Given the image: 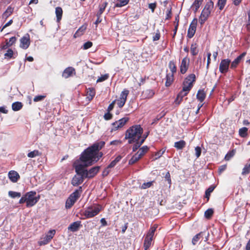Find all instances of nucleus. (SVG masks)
Segmentation results:
<instances>
[{
    "mask_svg": "<svg viewBox=\"0 0 250 250\" xmlns=\"http://www.w3.org/2000/svg\"><path fill=\"white\" fill-rule=\"evenodd\" d=\"M174 75L170 73H167L166 75V81L165 83V86L166 87L170 86L174 81Z\"/></svg>",
    "mask_w": 250,
    "mask_h": 250,
    "instance_id": "bb28decb",
    "label": "nucleus"
},
{
    "mask_svg": "<svg viewBox=\"0 0 250 250\" xmlns=\"http://www.w3.org/2000/svg\"><path fill=\"white\" fill-rule=\"evenodd\" d=\"M102 210V207L99 204L89 206L83 212V215L85 216V218L81 219H84L94 217L98 215Z\"/></svg>",
    "mask_w": 250,
    "mask_h": 250,
    "instance_id": "39448f33",
    "label": "nucleus"
},
{
    "mask_svg": "<svg viewBox=\"0 0 250 250\" xmlns=\"http://www.w3.org/2000/svg\"><path fill=\"white\" fill-rule=\"evenodd\" d=\"M41 154L42 153L40 152L38 150H34L29 152L27 154V156L29 158H34L38 156H40Z\"/></svg>",
    "mask_w": 250,
    "mask_h": 250,
    "instance_id": "09e8293b",
    "label": "nucleus"
},
{
    "mask_svg": "<svg viewBox=\"0 0 250 250\" xmlns=\"http://www.w3.org/2000/svg\"><path fill=\"white\" fill-rule=\"evenodd\" d=\"M107 2L105 1L103 4L99 5V10L96 14V16H101L107 6Z\"/></svg>",
    "mask_w": 250,
    "mask_h": 250,
    "instance_id": "c9c22d12",
    "label": "nucleus"
},
{
    "mask_svg": "<svg viewBox=\"0 0 250 250\" xmlns=\"http://www.w3.org/2000/svg\"><path fill=\"white\" fill-rule=\"evenodd\" d=\"M186 143L184 140H181L174 143V146L178 149H182L185 147Z\"/></svg>",
    "mask_w": 250,
    "mask_h": 250,
    "instance_id": "58836bf2",
    "label": "nucleus"
},
{
    "mask_svg": "<svg viewBox=\"0 0 250 250\" xmlns=\"http://www.w3.org/2000/svg\"><path fill=\"white\" fill-rule=\"evenodd\" d=\"M8 177L10 180L14 183L17 182L20 178L18 173L14 170H11L9 172Z\"/></svg>",
    "mask_w": 250,
    "mask_h": 250,
    "instance_id": "b1692460",
    "label": "nucleus"
},
{
    "mask_svg": "<svg viewBox=\"0 0 250 250\" xmlns=\"http://www.w3.org/2000/svg\"><path fill=\"white\" fill-rule=\"evenodd\" d=\"M82 227V222L80 221H77L71 223L68 227V229L72 232L77 231L79 229Z\"/></svg>",
    "mask_w": 250,
    "mask_h": 250,
    "instance_id": "6ab92c4d",
    "label": "nucleus"
},
{
    "mask_svg": "<svg viewBox=\"0 0 250 250\" xmlns=\"http://www.w3.org/2000/svg\"><path fill=\"white\" fill-rule=\"evenodd\" d=\"M227 165H224L220 166L218 170L219 174H221L224 171H225L227 168Z\"/></svg>",
    "mask_w": 250,
    "mask_h": 250,
    "instance_id": "338daca9",
    "label": "nucleus"
},
{
    "mask_svg": "<svg viewBox=\"0 0 250 250\" xmlns=\"http://www.w3.org/2000/svg\"><path fill=\"white\" fill-rule=\"evenodd\" d=\"M75 204L73 200L70 198H68L65 202L66 208H70Z\"/></svg>",
    "mask_w": 250,
    "mask_h": 250,
    "instance_id": "864d4df0",
    "label": "nucleus"
},
{
    "mask_svg": "<svg viewBox=\"0 0 250 250\" xmlns=\"http://www.w3.org/2000/svg\"><path fill=\"white\" fill-rule=\"evenodd\" d=\"M55 232L56 231L54 229L49 230L44 237L41 238L40 240L38 242L39 245L41 246L48 244L53 238Z\"/></svg>",
    "mask_w": 250,
    "mask_h": 250,
    "instance_id": "9d476101",
    "label": "nucleus"
},
{
    "mask_svg": "<svg viewBox=\"0 0 250 250\" xmlns=\"http://www.w3.org/2000/svg\"><path fill=\"white\" fill-rule=\"evenodd\" d=\"M100 169V166H96L90 168L88 171L87 170L86 178H93L99 171Z\"/></svg>",
    "mask_w": 250,
    "mask_h": 250,
    "instance_id": "aec40b11",
    "label": "nucleus"
},
{
    "mask_svg": "<svg viewBox=\"0 0 250 250\" xmlns=\"http://www.w3.org/2000/svg\"><path fill=\"white\" fill-rule=\"evenodd\" d=\"M129 92V90L125 89L121 92L119 99L117 100V104L120 108L123 107L125 105Z\"/></svg>",
    "mask_w": 250,
    "mask_h": 250,
    "instance_id": "f8f14e48",
    "label": "nucleus"
},
{
    "mask_svg": "<svg viewBox=\"0 0 250 250\" xmlns=\"http://www.w3.org/2000/svg\"><path fill=\"white\" fill-rule=\"evenodd\" d=\"M46 97V95H38L36 96L33 99L34 102H38L42 101Z\"/></svg>",
    "mask_w": 250,
    "mask_h": 250,
    "instance_id": "052dcab7",
    "label": "nucleus"
},
{
    "mask_svg": "<svg viewBox=\"0 0 250 250\" xmlns=\"http://www.w3.org/2000/svg\"><path fill=\"white\" fill-rule=\"evenodd\" d=\"M23 106V104L20 102H16L12 104V109L15 111L21 110Z\"/></svg>",
    "mask_w": 250,
    "mask_h": 250,
    "instance_id": "f704fd0d",
    "label": "nucleus"
},
{
    "mask_svg": "<svg viewBox=\"0 0 250 250\" xmlns=\"http://www.w3.org/2000/svg\"><path fill=\"white\" fill-rule=\"evenodd\" d=\"M118 2L115 4V7H122L127 4L129 0H117Z\"/></svg>",
    "mask_w": 250,
    "mask_h": 250,
    "instance_id": "37998d69",
    "label": "nucleus"
},
{
    "mask_svg": "<svg viewBox=\"0 0 250 250\" xmlns=\"http://www.w3.org/2000/svg\"><path fill=\"white\" fill-rule=\"evenodd\" d=\"M104 145L105 142L104 141L94 143L82 153L79 161L85 164L86 166L92 165L99 159L98 156V152Z\"/></svg>",
    "mask_w": 250,
    "mask_h": 250,
    "instance_id": "f257e3e1",
    "label": "nucleus"
},
{
    "mask_svg": "<svg viewBox=\"0 0 250 250\" xmlns=\"http://www.w3.org/2000/svg\"><path fill=\"white\" fill-rule=\"evenodd\" d=\"M247 53L246 52H244L242 53L241 55L238 56L230 64V68L235 69L236 68L239 63L240 62L241 60L245 56Z\"/></svg>",
    "mask_w": 250,
    "mask_h": 250,
    "instance_id": "4be33fe9",
    "label": "nucleus"
},
{
    "mask_svg": "<svg viewBox=\"0 0 250 250\" xmlns=\"http://www.w3.org/2000/svg\"><path fill=\"white\" fill-rule=\"evenodd\" d=\"M76 74V72L75 69L72 66H69L63 70L62 73V77L65 79H67L75 75Z\"/></svg>",
    "mask_w": 250,
    "mask_h": 250,
    "instance_id": "f3484780",
    "label": "nucleus"
},
{
    "mask_svg": "<svg viewBox=\"0 0 250 250\" xmlns=\"http://www.w3.org/2000/svg\"><path fill=\"white\" fill-rule=\"evenodd\" d=\"M87 28L86 25L83 24L81 26L74 34V37L76 38L83 35Z\"/></svg>",
    "mask_w": 250,
    "mask_h": 250,
    "instance_id": "c756f323",
    "label": "nucleus"
},
{
    "mask_svg": "<svg viewBox=\"0 0 250 250\" xmlns=\"http://www.w3.org/2000/svg\"><path fill=\"white\" fill-rule=\"evenodd\" d=\"M87 98L88 101L92 100L95 95V90L93 88H89L87 91Z\"/></svg>",
    "mask_w": 250,
    "mask_h": 250,
    "instance_id": "473e14b6",
    "label": "nucleus"
},
{
    "mask_svg": "<svg viewBox=\"0 0 250 250\" xmlns=\"http://www.w3.org/2000/svg\"><path fill=\"white\" fill-rule=\"evenodd\" d=\"M204 0H195L194 2L193 3L191 8H192V10H193L194 12L196 13L199 8H200V6L202 5L203 1Z\"/></svg>",
    "mask_w": 250,
    "mask_h": 250,
    "instance_id": "cd10ccee",
    "label": "nucleus"
},
{
    "mask_svg": "<svg viewBox=\"0 0 250 250\" xmlns=\"http://www.w3.org/2000/svg\"><path fill=\"white\" fill-rule=\"evenodd\" d=\"M155 95V91L153 89H146L143 91L141 97L144 99H149L152 98Z\"/></svg>",
    "mask_w": 250,
    "mask_h": 250,
    "instance_id": "412c9836",
    "label": "nucleus"
},
{
    "mask_svg": "<svg viewBox=\"0 0 250 250\" xmlns=\"http://www.w3.org/2000/svg\"><path fill=\"white\" fill-rule=\"evenodd\" d=\"M195 155L197 158L199 157L201 154V149L199 146H196L195 148Z\"/></svg>",
    "mask_w": 250,
    "mask_h": 250,
    "instance_id": "774afa93",
    "label": "nucleus"
},
{
    "mask_svg": "<svg viewBox=\"0 0 250 250\" xmlns=\"http://www.w3.org/2000/svg\"><path fill=\"white\" fill-rule=\"evenodd\" d=\"M109 76L108 74H105L103 75H102L101 77H99V78L97 80V83H100L104 82L107 79H108Z\"/></svg>",
    "mask_w": 250,
    "mask_h": 250,
    "instance_id": "6e6d98bb",
    "label": "nucleus"
},
{
    "mask_svg": "<svg viewBox=\"0 0 250 250\" xmlns=\"http://www.w3.org/2000/svg\"><path fill=\"white\" fill-rule=\"evenodd\" d=\"M36 192L35 191H30L26 192L20 199L19 203L22 204L26 203L27 208L33 207L39 201L40 196L39 195L36 196Z\"/></svg>",
    "mask_w": 250,
    "mask_h": 250,
    "instance_id": "7ed1b4c3",
    "label": "nucleus"
},
{
    "mask_svg": "<svg viewBox=\"0 0 250 250\" xmlns=\"http://www.w3.org/2000/svg\"><path fill=\"white\" fill-rule=\"evenodd\" d=\"M236 151L235 149H232L231 150L229 151L225 155L224 159L226 161H229L231 158H232L235 154Z\"/></svg>",
    "mask_w": 250,
    "mask_h": 250,
    "instance_id": "a18cd8bd",
    "label": "nucleus"
},
{
    "mask_svg": "<svg viewBox=\"0 0 250 250\" xmlns=\"http://www.w3.org/2000/svg\"><path fill=\"white\" fill-rule=\"evenodd\" d=\"M227 0H218L217 5L220 10H222L226 4Z\"/></svg>",
    "mask_w": 250,
    "mask_h": 250,
    "instance_id": "3c124183",
    "label": "nucleus"
},
{
    "mask_svg": "<svg viewBox=\"0 0 250 250\" xmlns=\"http://www.w3.org/2000/svg\"><path fill=\"white\" fill-rule=\"evenodd\" d=\"M214 213L213 209L212 208H208L205 212V217L208 219H209L211 218L212 216L213 215Z\"/></svg>",
    "mask_w": 250,
    "mask_h": 250,
    "instance_id": "8fccbe9b",
    "label": "nucleus"
},
{
    "mask_svg": "<svg viewBox=\"0 0 250 250\" xmlns=\"http://www.w3.org/2000/svg\"><path fill=\"white\" fill-rule=\"evenodd\" d=\"M129 119L128 117H124L118 121H116L112 123L111 131H115L121 128H122L129 121Z\"/></svg>",
    "mask_w": 250,
    "mask_h": 250,
    "instance_id": "1a4fd4ad",
    "label": "nucleus"
},
{
    "mask_svg": "<svg viewBox=\"0 0 250 250\" xmlns=\"http://www.w3.org/2000/svg\"><path fill=\"white\" fill-rule=\"evenodd\" d=\"M189 58L186 56L181 61L180 65V71L182 74H185L188 71L189 65Z\"/></svg>",
    "mask_w": 250,
    "mask_h": 250,
    "instance_id": "ddd939ff",
    "label": "nucleus"
},
{
    "mask_svg": "<svg viewBox=\"0 0 250 250\" xmlns=\"http://www.w3.org/2000/svg\"><path fill=\"white\" fill-rule=\"evenodd\" d=\"M168 66L171 72L170 74L174 75L177 71L176 62L174 61H170L168 63Z\"/></svg>",
    "mask_w": 250,
    "mask_h": 250,
    "instance_id": "7c9ffc66",
    "label": "nucleus"
},
{
    "mask_svg": "<svg viewBox=\"0 0 250 250\" xmlns=\"http://www.w3.org/2000/svg\"><path fill=\"white\" fill-rule=\"evenodd\" d=\"M140 159H141V157L139 156V153H136L129 160L128 165H133L136 163Z\"/></svg>",
    "mask_w": 250,
    "mask_h": 250,
    "instance_id": "72a5a7b5",
    "label": "nucleus"
},
{
    "mask_svg": "<svg viewBox=\"0 0 250 250\" xmlns=\"http://www.w3.org/2000/svg\"><path fill=\"white\" fill-rule=\"evenodd\" d=\"M215 186L214 185L210 186L205 191V198L207 199V201L209 199L210 193L214 190Z\"/></svg>",
    "mask_w": 250,
    "mask_h": 250,
    "instance_id": "ea45409f",
    "label": "nucleus"
},
{
    "mask_svg": "<svg viewBox=\"0 0 250 250\" xmlns=\"http://www.w3.org/2000/svg\"><path fill=\"white\" fill-rule=\"evenodd\" d=\"M145 141V138L141 139V140L137 141L134 142V145L133 146L132 150L133 151H136L140 146L143 144Z\"/></svg>",
    "mask_w": 250,
    "mask_h": 250,
    "instance_id": "e433bc0d",
    "label": "nucleus"
},
{
    "mask_svg": "<svg viewBox=\"0 0 250 250\" xmlns=\"http://www.w3.org/2000/svg\"><path fill=\"white\" fill-rule=\"evenodd\" d=\"M13 11L14 7H12L11 6H9L5 11L3 13V17L6 19L7 18L13 13Z\"/></svg>",
    "mask_w": 250,
    "mask_h": 250,
    "instance_id": "4c0bfd02",
    "label": "nucleus"
},
{
    "mask_svg": "<svg viewBox=\"0 0 250 250\" xmlns=\"http://www.w3.org/2000/svg\"><path fill=\"white\" fill-rule=\"evenodd\" d=\"M230 60L229 59H224L221 61L219 65V71L222 73H226L229 70Z\"/></svg>",
    "mask_w": 250,
    "mask_h": 250,
    "instance_id": "4468645a",
    "label": "nucleus"
},
{
    "mask_svg": "<svg viewBox=\"0 0 250 250\" xmlns=\"http://www.w3.org/2000/svg\"><path fill=\"white\" fill-rule=\"evenodd\" d=\"M196 81V76L194 74H189L184 80L183 83V86L185 87V90H191L194 83Z\"/></svg>",
    "mask_w": 250,
    "mask_h": 250,
    "instance_id": "6e6552de",
    "label": "nucleus"
},
{
    "mask_svg": "<svg viewBox=\"0 0 250 250\" xmlns=\"http://www.w3.org/2000/svg\"><path fill=\"white\" fill-rule=\"evenodd\" d=\"M84 178L80 176H75L72 179L71 184L73 186H78L83 182Z\"/></svg>",
    "mask_w": 250,
    "mask_h": 250,
    "instance_id": "a878e982",
    "label": "nucleus"
},
{
    "mask_svg": "<svg viewBox=\"0 0 250 250\" xmlns=\"http://www.w3.org/2000/svg\"><path fill=\"white\" fill-rule=\"evenodd\" d=\"M87 167L85 164H80L79 160L75 161L73 164V167L77 174L84 178H86L87 170L85 168Z\"/></svg>",
    "mask_w": 250,
    "mask_h": 250,
    "instance_id": "0eeeda50",
    "label": "nucleus"
},
{
    "mask_svg": "<svg viewBox=\"0 0 250 250\" xmlns=\"http://www.w3.org/2000/svg\"><path fill=\"white\" fill-rule=\"evenodd\" d=\"M113 117V115L110 113V112L107 111L104 116L105 120L108 121L111 120Z\"/></svg>",
    "mask_w": 250,
    "mask_h": 250,
    "instance_id": "680f3d73",
    "label": "nucleus"
},
{
    "mask_svg": "<svg viewBox=\"0 0 250 250\" xmlns=\"http://www.w3.org/2000/svg\"><path fill=\"white\" fill-rule=\"evenodd\" d=\"M110 168H111L108 167V166L106 168H104L102 173V175L104 177L107 176L108 175V174L110 172Z\"/></svg>",
    "mask_w": 250,
    "mask_h": 250,
    "instance_id": "0e129e2a",
    "label": "nucleus"
},
{
    "mask_svg": "<svg viewBox=\"0 0 250 250\" xmlns=\"http://www.w3.org/2000/svg\"><path fill=\"white\" fill-rule=\"evenodd\" d=\"M122 158L123 156H122L121 155H118L114 160H113L108 165V167H114L117 165V164L121 161Z\"/></svg>",
    "mask_w": 250,
    "mask_h": 250,
    "instance_id": "79ce46f5",
    "label": "nucleus"
},
{
    "mask_svg": "<svg viewBox=\"0 0 250 250\" xmlns=\"http://www.w3.org/2000/svg\"><path fill=\"white\" fill-rule=\"evenodd\" d=\"M203 235L205 236V239L204 241L206 242L208 240V237L209 236L208 232H207L206 231H201L199 233L195 235L192 239V243L193 245H195L197 242L201 239V238H203Z\"/></svg>",
    "mask_w": 250,
    "mask_h": 250,
    "instance_id": "2eb2a0df",
    "label": "nucleus"
},
{
    "mask_svg": "<svg viewBox=\"0 0 250 250\" xmlns=\"http://www.w3.org/2000/svg\"><path fill=\"white\" fill-rule=\"evenodd\" d=\"M157 6V3L156 2L154 3H149L148 4V8L151 9L152 12H154L155 9Z\"/></svg>",
    "mask_w": 250,
    "mask_h": 250,
    "instance_id": "69168bd1",
    "label": "nucleus"
},
{
    "mask_svg": "<svg viewBox=\"0 0 250 250\" xmlns=\"http://www.w3.org/2000/svg\"><path fill=\"white\" fill-rule=\"evenodd\" d=\"M166 112L165 111H163L159 114L157 115L156 118L153 119L152 123L151 124H156L161 119H162L163 117L166 115Z\"/></svg>",
    "mask_w": 250,
    "mask_h": 250,
    "instance_id": "de8ad7c7",
    "label": "nucleus"
},
{
    "mask_svg": "<svg viewBox=\"0 0 250 250\" xmlns=\"http://www.w3.org/2000/svg\"><path fill=\"white\" fill-rule=\"evenodd\" d=\"M153 182L154 181H151L143 183L141 186V188L146 189L150 188L152 185Z\"/></svg>",
    "mask_w": 250,
    "mask_h": 250,
    "instance_id": "13d9d810",
    "label": "nucleus"
},
{
    "mask_svg": "<svg viewBox=\"0 0 250 250\" xmlns=\"http://www.w3.org/2000/svg\"><path fill=\"white\" fill-rule=\"evenodd\" d=\"M16 41L17 38L15 37H12L9 39V42H6V45L8 46H11L15 43Z\"/></svg>",
    "mask_w": 250,
    "mask_h": 250,
    "instance_id": "bf43d9fd",
    "label": "nucleus"
},
{
    "mask_svg": "<svg viewBox=\"0 0 250 250\" xmlns=\"http://www.w3.org/2000/svg\"><path fill=\"white\" fill-rule=\"evenodd\" d=\"M14 54L13 51L11 49H8L7 51V52L4 54L5 58H7L9 59H10L13 58V56Z\"/></svg>",
    "mask_w": 250,
    "mask_h": 250,
    "instance_id": "5fc2aeb1",
    "label": "nucleus"
},
{
    "mask_svg": "<svg viewBox=\"0 0 250 250\" xmlns=\"http://www.w3.org/2000/svg\"><path fill=\"white\" fill-rule=\"evenodd\" d=\"M143 129L140 125H134L130 127L125 132V139L128 140L129 144L141 140Z\"/></svg>",
    "mask_w": 250,
    "mask_h": 250,
    "instance_id": "f03ea898",
    "label": "nucleus"
},
{
    "mask_svg": "<svg viewBox=\"0 0 250 250\" xmlns=\"http://www.w3.org/2000/svg\"><path fill=\"white\" fill-rule=\"evenodd\" d=\"M250 173V163L246 164L242 169L241 174L242 175H246Z\"/></svg>",
    "mask_w": 250,
    "mask_h": 250,
    "instance_id": "49530a36",
    "label": "nucleus"
},
{
    "mask_svg": "<svg viewBox=\"0 0 250 250\" xmlns=\"http://www.w3.org/2000/svg\"><path fill=\"white\" fill-rule=\"evenodd\" d=\"M198 20L197 18H194L191 22L188 30L187 37L189 39L192 38L196 32Z\"/></svg>",
    "mask_w": 250,
    "mask_h": 250,
    "instance_id": "9b49d317",
    "label": "nucleus"
},
{
    "mask_svg": "<svg viewBox=\"0 0 250 250\" xmlns=\"http://www.w3.org/2000/svg\"><path fill=\"white\" fill-rule=\"evenodd\" d=\"M248 128L246 127H243L241 128L239 130V134L240 137L245 138L248 135Z\"/></svg>",
    "mask_w": 250,
    "mask_h": 250,
    "instance_id": "c03bdc74",
    "label": "nucleus"
},
{
    "mask_svg": "<svg viewBox=\"0 0 250 250\" xmlns=\"http://www.w3.org/2000/svg\"><path fill=\"white\" fill-rule=\"evenodd\" d=\"M8 195L12 198L16 197L19 198L21 196V193L20 192H15L13 191H9L8 192Z\"/></svg>",
    "mask_w": 250,
    "mask_h": 250,
    "instance_id": "603ef678",
    "label": "nucleus"
},
{
    "mask_svg": "<svg viewBox=\"0 0 250 250\" xmlns=\"http://www.w3.org/2000/svg\"><path fill=\"white\" fill-rule=\"evenodd\" d=\"M172 16V11H171V8L170 9H168L166 11V20H169L171 18Z\"/></svg>",
    "mask_w": 250,
    "mask_h": 250,
    "instance_id": "e2e57ef3",
    "label": "nucleus"
},
{
    "mask_svg": "<svg viewBox=\"0 0 250 250\" xmlns=\"http://www.w3.org/2000/svg\"><path fill=\"white\" fill-rule=\"evenodd\" d=\"M93 43L90 41H88L83 44V46L82 47V48L83 50H86L91 47Z\"/></svg>",
    "mask_w": 250,
    "mask_h": 250,
    "instance_id": "4d7b16f0",
    "label": "nucleus"
},
{
    "mask_svg": "<svg viewBox=\"0 0 250 250\" xmlns=\"http://www.w3.org/2000/svg\"><path fill=\"white\" fill-rule=\"evenodd\" d=\"M149 148L146 146H144L140 148L137 153H139V156L141 158L148 151Z\"/></svg>",
    "mask_w": 250,
    "mask_h": 250,
    "instance_id": "a19ab883",
    "label": "nucleus"
},
{
    "mask_svg": "<svg viewBox=\"0 0 250 250\" xmlns=\"http://www.w3.org/2000/svg\"><path fill=\"white\" fill-rule=\"evenodd\" d=\"M213 7L214 3L211 0L206 3L199 19V23L201 25H203L208 18Z\"/></svg>",
    "mask_w": 250,
    "mask_h": 250,
    "instance_id": "20e7f679",
    "label": "nucleus"
},
{
    "mask_svg": "<svg viewBox=\"0 0 250 250\" xmlns=\"http://www.w3.org/2000/svg\"><path fill=\"white\" fill-rule=\"evenodd\" d=\"M158 227L157 224L153 225L152 226H151L148 231L147 232L144 242V247L145 250L148 249L151 245L155 232Z\"/></svg>",
    "mask_w": 250,
    "mask_h": 250,
    "instance_id": "423d86ee",
    "label": "nucleus"
},
{
    "mask_svg": "<svg viewBox=\"0 0 250 250\" xmlns=\"http://www.w3.org/2000/svg\"><path fill=\"white\" fill-rule=\"evenodd\" d=\"M198 45L196 43H192L190 46V52L192 56H196L199 53V49L198 48Z\"/></svg>",
    "mask_w": 250,
    "mask_h": 250,
    "instance_id": "c85d7f7f",
    "label": "nucleus"
},
{
    "mask_svg": "<svg viewBox=\"0 0 250 250\" xmlns=\"http://www.w3.org/2000/svg\"><path fill=\"white\" fill-rule=\"evenodd\" d=\"M30 44V36L28 34H26L25 36L21 38L20 39V46L23 49H26Z\"/></svg>",
    "mask_w": 250,
    "mask_h": 250,
    "instance_id": "dca6fc26",
    "label": "nucleus"
},
{
    "mask_svg": "<svg viewBox=\"0 0 250 250\" xmlns=\"http://www.w3.org/2000/svg\"><path fill=\"white\" fill-rule=\"evenodd\" d=\"M206 97V92L204 89H199L196 95L197 99L201 103H202Z\"/></svg>",
    "mask_w": 250,
    "mask_h": 250,
    "instance_id": "393cba45",
    "label": "nucleus"
},
{
    "mask_svg": "<svg viewBox=\"0 0 250 250\" xmlns=\"http://www.w3.org/2000/svg\"><path fill=\"white\" fill-rule=\"evenodd\" d=\"M82 191V187H79L78 189L75 190L73 193H72L68 198L72 199V200H73L74 202L75 203L81 196Z\"/></svg>",
    "mask_w": 250,
    "mask_h": 250,
    "instance_id": "a211bd4d",
    "label": "nucleus"
},
{
    "mask_svg": "<svg viewBox=\"0 0 250 250\" xmlns=\"http://www.w3.org/2000/svg\"><path fill=\"white\" fill-rule=\"evenodd\" d=\"M63 11L61 7H57L55 9V14L57 17V21L59 22L62 18Z\"/></svg>",
    "mask_w": 250,
    "mask_h": 250,
    "instance_id": "2f4dec72",
    "label": "nucleus"
},
{
    "mask_svg": "<svg viewBox=\"0 0 250 250\" xmlns=\"http://www.w3.org/2000/svg\"><path fill=\"white\" fill-rule=\"evenodd\" d=\"M184 89L185 87L183 86L182 90L177 95L176 99L175 100V102H177V101H178V99H180V101L178 102V104H179L181 103L183 98L187 96L190 90H188V91H186L187 90H184Z\"/></svg>",
    "mask_w": 250,
    "mask_h": 250,
    "instance_id": "5701e85b",
    "label": "nucleus"
}]
</instances>
